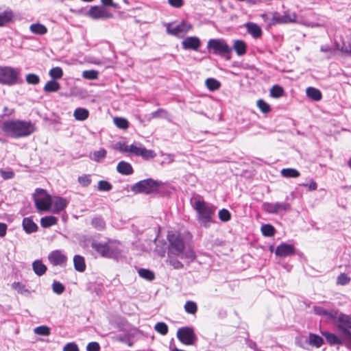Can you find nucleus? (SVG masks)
Instances as JSON below:
<instances>
[{
  "mask_svg": "<svg viewBox=\"0 0 351 351\" xmlns=\"http://www.w3.org/2000/svg\"><path fill=\"white\" fill-rule=\"evenodd\" d=\"M2 129L8 136L13 138L29 136L36 130L34 124L31 121L20 119L9 120L4 122Z\"/></svg>",
  "mask_w": 351,
  "mask_h": 351,
  "instance_id": "1",
  "label": "nucleus"
},
{
  "mask_svg": "<svg viewBox=\"0 0 351 351\" xmlns=\"http://www.w3.org/2000/svg\"><path fill=\"white\" fill-rule=\"evenodd\" d=\"M193 208L197 212V219L199 223L208 228L214 222L213 217L216 207L213 204L205 202L202 197L194 198L191 200Z\"/></svg>",
  "mask_w": 351,
  "mask_h": 351,
  "instance_id": "2",
  "label": "nucleus"
},
{
  "mask_svg": "<svg viewBox=\"0 0 351 351\" xmlns=\"http://www.w3.org/2000/svg\"><path fill=\"white\" fill-rule=\"evenodd\" d=\"M93 247L103 257L117 258L121 252L120 243L110 241L107 243H93Z\"/></svg>",
  "mask_w": 351,
  "mask_h": 351,
  "instance_id": "3",
  "label": "nucleus"
},
{
  "mask_svg": "<svg viewBox=\"0 0 351 351\" xmlns=\"http://www.w3.org/2000/svg\"><path fill=\"white\" fill-rule=\"evenodd\" d=\"M167 239L169 241V255L173 254L183 258L185 243L181 234L176 231H169Z\"/></svg>",
  "mask_w": 351,
  "mask_h": 351,
  "instance_id": "4",
  "label": "nucleus"
},
{
  "mask_svg": "<svg viewBox=\"0 0 351 351\" xmlns=\"http://www.w3.org/2000/svg\"><path fill=\"white\" fill-rule=\"evenodd\" d=\"M207 48L213 50V53L225 58L226 60L230 59L232 49L229 47L225 40L221 38L210 39L207 43Z\"/></svg>",
  "mask_w": 351,
  "mask_h": 351,
  "instance_id": "5",
  "label": "nucleus"
},
{
  "mask_svg": "<svg viewBox=\"0 0 351 351\" xmlns=\"http://www.w3.org/2000/svg\"><path fill=\"white\" fill-rule=\"evenodd\" d=\"M20 70L11 66L0 67V84L12 86L17 84Z\"/></svg>",
  "mask_w": 351,
  "mask_h": 351,
  "instance_id": "6",
  "label": "nucleus"
},
{
  "mask_svg": "<svg viewBox=\"0 0 351 351\" xmlns=\"http://www.w3.org/2000/svg\"><path fill=\"white\" fill-rule=\"evenodd\" d=\"M51 197L43 189H36L34 194V200L36 208L41 212L49 211L51 204Z\"/></svg>",
  "mask_w": 351,
  "mask_h": 351,
  "instance_id": "7",
  "label": "nucleus"
},
{
  "mask_svg": "<svg viewBox=\"0 0 351 351\" xmlns=\"http://www.w3.org/2000/svg\"><path fill=\"white\" fill-rule=\"evenodd\" d=\"M167 33L178 38H184V36L192 29L191 23L182 21L178 24L169 23L165 24Z\"/></svg>",
  "mask_w": 351,
  "mask_h": 351,
  "instance_id": "8",
  "label": "nucleus"
},
{
  "mask_svg": "<svg viewBox=\"0 0 351 351\" xmlns=\"http://www.w3.org/2000/svg\"><path fill=\"white\" fill-rule=\"evenodd\" d=\"M337 323V328L343 336L345 340L351 341V316L342 313H338L335 319Z\"/></svg>",
  "mask_w": 351,
  "mask_h": 351,
  "instance_id": "9",
  "label": "nucleus"
},
{
  "mask_svg": "<svg viewBox=\"0 0 351 351\" xmlns=\"http://www.w3.org/2000/svg\"><path fill=\"white\" fill-rule=\"evenodd\" d=\"M176 336L178 340L186 346L195 345L197 341V337L195 333L194 329L190 326L178 328Z\"/></svg>",
  "mask_w": 351,
  "mask_h": 351,
  "instance_id": "10",
  "label": "nucleus"
},
{
  "mask_svg": "<svg viewBox=\"0 0 351 351\" xmlns=\"http://www.w3.org/2000/svg\"><path fill=\"white\" fill-rule=\"evenodd\" d=\"M158 182L152 179H146L141 180L134 184L132 191L136 193L149 194L158 190Z\"/></svg>",
  "mask_w": 351,
  "mask_h": 351,
  "instance_id": "11",
  "label": "nucleus"
},
{
  "mask_svg": "<svg viewBox=\"0 0 351 351\" xmlns=\"http://www.w3.org/2000/svg\"><path fill=\"white\" fill-rule=\"evenodd\" d=\"M264 210L269 214L281 215L283 212L291 209V205L285 202H265L263 204Z\"/></svg>",
  "mask_w": 351,
  "mask_h": 351,
  "instance_id": "12",
  "label": "nucleus"
},
{
  "mask_svg": "<svg viewBox=\"0 0 351 351\" xmlns=\"http://www.w3.org/2000/svg\"><path fill=\"white\" fill-rule=\"evenodd\" d=\"M130 153L136 156H141L143 159L154 158L156 154L151 149H147L141 143L134 142L130 145Z\"/></svg>",
  "mask_w": 351,
  "mask_h": 351,
  "instance_id": "13",
  "label": "nucleus"
},
{
  "mask_svg": "<svg viewBox=\"0 0 351 351\" xmlns=\"http://www.w3.org/2000/svg\"><path fill=\"white\" fill-rule=\"evenodd\" d=\"M48 260L53 266L64 267L67 261V258L62 251L56 250L49 253Z\"/></svg>",
  "mask_w": 351,
  "mask_h": 351,
  "instance_id": "14",
  "label": "nucleus"
},
{
  "mask_svg": "<svg viewBox=\"0 0 351 351\" xmlns=\"http://www.w3.org/2000/svg\"><path fill=\"white\" fill-rule=\"evenodd\" d=\"M87 16L90 17L93 19H108L111 17V14L108 12L105 8L95 5L92 6L87 13Z\"/></svg>",
  "mask_w": 351,
  "mask_h": 351,
  "instance_id": "15",
  "label": "nucleus"
},
{
  "mask_svg": "<svg viewBox=\"0 0 351 351\" xmlns=\"http://www.w3.org/2000/svg\"><path fill=\"white\" fill-rule=\"evenodd\" d=\"M67 204L68 202L66 199L59 196H53L51 197V204L49 210L53 213L58 214L66 207Z\"/></svg>",
  "mask_w": 351,
  "mask_h": 351,
  "instance_id": "16",
  "label": "nucleus"
},
{
  "mask_svg": "<svg viewBox=\"0 0 351 351\" xmlns=\"http://www.w3.org/2000/svg\"><path fill=\"white\" fill-rule=\"evenodd\" d=\"M296 18L297 16L295 12L286 11L283 14L275 13L273 16V21L276 23H289L295 22Z\"/></svg>",
  "mask_w": 351,
  "mask_h": 351,
  "instance_id": "17",
  "label": "nucleus"
},
{
  "mask_svg": "<svg viewBox=\"0 0 351 351\" xmlns=\"http://www.w3.org/2000/svg\"><path fill=\"white\" fill-rule=\"evenodd\" d=\"M201 42L199 38L196 36H189L182 41V46L184 49H191L193 51L198 50Z\"/></svg>",
  "mask_w": 351,
  "mask_h": 351,
  "instance_id": "18",
  "label": "nucleus"
},
{
  "mask_svg": "<svg viewBox=\"0 0 351 351\" xmlns=\"http://www.w3.org/2000/svg\"><path fill=\"white\" fill-rule=\"evenodd\" d=\"M313 312L317 315L326 317L327 320H335L338 311L336 310L328 311L322 306H314Z\"/></svg>",
  "mask_w": 351,
  "mask_h": 351,
  "instance_id": "19",
  "label": "nucleus"
},
{
  "mask_svg": "<svg viewBox=\"0 0 351 351\" xmlns=\"http://www.w3.org/2000/svg\"><path fill=\"white\" fill-rule=\"evenodd\" d=\"M294 253L295 250L293 245L285 243L278 245L275 251L276 255L280 257H286Z\"/></svg>",
  "mask_w": 351,
  "mask_h": 351,
  "instance_id": "20",
  "label": "nucleus"
},
{
  "mask_svg": "<svg viewBox=\"0 0 351 351\" xmlns=\"http://www.w3.org/2000/svg\"><path fill=\"white\" fill-rule=\"evenodd\" d=\"M320 333L326 338L327 343L330 346L342 345L343 343V341L345 340L343 335L341 338L336 334L326 330H320Z\"/></svg>",
  "mask_w": 351,
  "mask_h": 351,
  "instance_id": "21",
  "label": "nucleus"
},
{
  "mask_svg": "<svg viewBox=\"0 0 351 351\" xmlns=\"http://www.w3.org/2000/svg\"><path fill=\"white\" fill-rule=\"evenodd\" d=\"M117 170L119 173L125 176H129L133 173V168L132 165L129 162L125 161H121L118 163Z\"/></svg>",
  "mask_w": 351,
  "mask_h": 351,
  "instance_id": "22",
  "label": "nucleus"
},
{
  "mask_svg": "<svg viewBox=\"0 0 351 351\" xmlns=\"http://www.w3.org/2000/svg\"><path fill=\"white\" fill-rule=\"evenodd\" d=\"M247 32L251 34L254 38H257L261 36V28L256 23H247L245 25Z\"/></svg>",
  "mask_w": 351,
  "mask_h": 351,
  "instance_id": "23",
  "label": "nucleus"
},
{
  "mask_svg": "<svg viewBox=\"0 0 351 351\" xmlns=\"http://www.w3.org/2000/svg\"><path fill=\"white\" fill-rule=\"evenodd\" d=\"M308 343L312 346L319 348L324 344V341L322 337L314 333H309Z\"/></svg>",
  "mask_w": 351,
  "mask_h": 351,
  "instance_id": "24",
  "label": "nucleus"
},
{
  "mask_svg": "<svg viewBox=\"0 0 351 351\" xmlns=\"http://www.w3.org/2000/svg\"><path fill=\"white\" fill-rule=\"evenodd\" d=\"M23 227L27 233H32L37 230V225L29 217H25L23 220Z\"/></svg>",
  "mask_w": 351,
  "mask_h": 351,
  "instance_id": "25",
  "label": "nucleus"
},
{
  "mask_svg": "<svg viewBox=\"0 0 351 351\" xmlns=\"http://www.w3.org/2000/svg\"><path fill=\"white\" fill-rule=\"evenodd\" d=\"M306 93L308 97L314 100V101H319L322 99V93L321 91L315 88L314 87H308L306 89Z\"/></svg>",
  "mask_w": 351,
  "mask_h": 351,
  "instance_id": "26",
  "label": "nucleus"
},
{
  "mask_svg": "<svg viewBox=\"0 0 351 351\" xmlns=\"http://www.w3.org/2000/svg\"><path fill=\"white\" fill-rule=\"evenodd\" d=\"M34 271L38 276L43 275L47 271V267L40 260H36L32 263Z\"/></svg>",
  "mask_w": 351,
  "mask_h": 351,
  "instance_id": "27",
  "label": "nucleus"
},
{
  "mask_svg": "<svg viewBox=\"0 0 351 351\" xmlns=\"http://www.w3.org/2000/svg\"><path fill=\"white\" fill-rule=\"evenodd\" d=\"M73 263L74 267L77 271L83 272L86 269L84 257L80 255H75L73 258Z\"/></svg>",
  "mask_w": 351,
  "mask_h": 351,
  "instance_id": "28",
  "label": "nucleus"
},
{
  "mask_svg": "<svg viewBox=\"0 0 351 351\" xmlns=\"http://www.w3.org/2000/svg\"><path fill=\"white\" fill-rule=\"evenodd\" d=\"M88 110L83 108H76L73 112V117L77 121H84L88 117Z\"/></svg>",
  "mask_w": 351,
  "mask_h": 351,
  "instance_id": "29",
  "label": "nucleus"
},
{
  "mask_svg": "<svg viewBox=\"0 0 351 351\" xmlns=\"http://www.w3.org/2000/svg\"><path fill=\"white\" fill-rule=\"evenodd\" d=\"M246 45L241 40H236L234 42L233 49L235 50L237 54L239 56H243L246 52Z\"/></svg>",
  "mask_w": 351,
  "mask_h": 351,
  "instance_id": "30",
  "label": "nucleus"
},
{
  "mask_svg": "<svg viewBox=\"0 0 351 351\" xmlns=\"http://www.w3.org/2000/svg\"><path fill=\"white\" fill-rule=\"evenodd\" d=\"M58 222V218L54 216H46L40 219V225L43 228H49L56 225Z\"/></svg>",
  "mask_w": 351,
  "mask_h": 351,
  "instance_id": "31",
  "label": "nucleus"
},
{
  "mask_svg": "<svg viewBox=\"0 0 351 351\" xmlns=\"http://www.w3.org/2000/svg\"><path fill=\"white\" fill-rule=\"evenodd\" d=\"M13 17V13L10 10H7L0 13V26H3L9 23Z\"/></svg>",
  "mask_w": 351,
  "mask_h": 351,
  "instance_id": "32",
  "label": "nucleus"
},
{
  "mask_svg": "<svg viewBox=\"0 0 351 351\" xmlns=\"http://www.w3.org/2000/svg\"><path fill=\"white\" fill-rule=\"evenodd\" d=\"M205 85L210 91H215L220 88L221 83L215 78H208L205 81Z\"/></svg>",
  "mask_w": 351,
  "mask_h": 351,
  "instance_id": "33",
  "label": "nucleus"
},
{
  "mask_svg": "<svg viewBox=\"0 0 351 351\" xmlns=\"http://www.w3.org/2000/svg\"><path fill=\"white\" fill-rule=\"evenodd\" d=\"M138 274L141 278L149 281H152L155 278L154 273L147 269L141 268L138 270Z\"/></svg>",
  "mask_w": 351,
  "mask_h": 351,
  "instance_id": "34",
  "label": "nucleus"
},
{
  "mask_svg": "<svg viewBox=\"0 0 351 351\" xmlns=\"http://www.w3.org/2000/svg\"><path fill=\"white\" fill-rule=\"evenodd\" d=\"M280 173L285 178H298L300 175L297 169L293 168L282 169Z\"/></svg>",
  "mask_w": 351,
  "mask_h": 351,
  "instance_id": "35",
  "label": "nucleus"
},
{
  "mask_svg": "<svg viewBox=\"0 0 351 351\" xmlns=\"http://www.w3.org/2000/svg\"><path fill=\"white\" fill-rule=\"evenodd\" d=\"M60 88V86L58 82H56L54 80L49 81L45 86H44V90L46 92H56Z\"/></svg>",
  "mask_w": 351,
  "mask_h": 351,
  "instance_id": "36",
  "label": "nucleus"
},
{
  "mask_svg": "<svg viewBox=\"0 0 351 351\" xmlns=\"http://www.w3.org/2000/svg\"><path fill=\"white\" fill-rule=\"evenodd\" d=\"M184 308V311L187 313L191 315L195 314L197 311V304L195 302L191 300H189L185 303Z\"/></svg>",
  "mask_w": 351,
  "mask_h": 351,
  "instance_id": "37",
  "label": "nucleus"
},
{
  "mask_svg": "<svg viewBox=\"0 0 351 351\" xmlns=\"http://www.w3.org/2000/svg\"><path fill=\"white\" fill-rule=\"evenodd\" d=\"M30 30L32 32L40 35L45 34L47 31L45 26L40 23L31 25Z\"/></svg>",
  "mask_w": 351,
  "mask_h": 351,
  "instance_id": "38",
  "label": "nucleus"
},
{
  "mask_svg": "<svg viewBox=\"0 0 351 351\" xmlns=\"http://www.w3.org/2000/svg\"><path fill=\"white\" fill-rule=\"evenodd\" d=\"M106 151L104 148L94 152L92 154L91 159L96 162H99L106 157Z\"/></svg>",
  "mask_w": 351,
  "mask_h": 351,
  "instance_id": "39",
  "label": "nucleus"
},
{
  "mask_svg": "<svg viewBox=\"0 0 351 351\" xmlns=\"http://www.w3.org/2000/svg\"><path fill=\"white\" fill-rule=\"evenodd\" d=\"M261 232L265 237H272L275 234V228L270 224H265L261 227Z\"/></svg>",
  "mask_w": 351,
  "mask_h": 351,
  "instance_id": "40",
  "label": "nucleus"
},
{
  "mask_svg": "<svg viewBox=\"0 0 351 351\" xmlns=\"http://www.w3.org/2000/svg\"><path fill=\"white\" fill-rule=\"evenodd\" d=\"M49 74L52 79L58 80V79H60L62 77L63 71L60 67L56 66V67L52 68L49 71Z\"/></svg>",
  "mask_w": 351,
  "mask_h": 351,
  "instance_id": "41",
  "label": "nucleus"
},
{
  "mask_svg": "<svg viewBox=\"0 0 351 351\" xmlns=\"http://www.w3.org/2000/svg\"><path fill=\"white\" fill-rule=\"evenodd\" d=\"M154 330L162 335H165L168 332V326L165 322H158L154 326Z\"/></svg>",
  "mask_w": 351,
  "mask_h": 351,
  "instance_id": "42",
  "label": "nucleus"
},
{
  "mask_svg": "<svg viewBox=\"0 0 351 351\" xmlns=\"http://www.w3.org/2000/svg\"><path fill=\"white\" fill-rule=\"evenodd\" d=\"M113 121L115 125L120 129L125 130L128 128V121L124 118L115 117Z\"/></svg>",
  "mask_w": 351,
  "mask_h": 351,
  "instance_id": "43",
  "label": "nucleus"
},
{
  "mask_svg": "<svg viewBox=\"0 0 351 351\" xmlns=\"http://www.w3.org/2000/svg\"><path fill=\"white\" fill-rule=\"evenodd\" d=\"M341 50L347 53H351V36H348L343 40Z\"/></svg>",
  "mask_w": 351,
  "mask_h": 351,
  "instance_id": "44",
  "label": "nucleus"
},
{
  "mask_svg": "<svg viewBox=\"0 0 351 351\" xmlns=\"http://www.w3.org/2000/svg\"><path fill=\"white\" fill-rule=\"evenodd\" d=\"M34 332L38 335L48 336L50 334V328L47 326H40L34 328Z\"/></svg>",
  "mask_w": 351,
  "mask_h": 351,
  "instance_id": "45",
  "label": "nucleus"
},
{
  "mask_svg": "<svg viewBox=\"0 0 351 351\" xmlns=\"http://www.w3.org/2000/svg\"><path fill=\"white\" fill-rule=\"evenodd\" d=\"M282 95L283 89L280 86L278 85H274L271 87L270 90V95L272 97L278 98L281 97Z\"/></svg>",
  "mask_w": 351,
  "mask_h": 351,
  "instance_id": "46",
  "label": "nucleus"
},
{
  "mask_svg": "<svg viewBox=\"0 0 351 351\" xmlns=\"http://www.w3.org/2000/svg\"><path fill=\"white\" fill-rule=\"evenodd\" d=\"M12 288L21 294L25 295L29 293V291L21 282H14L12 284Z\"/></svg>",
  "mask_w": 351,
  "mask_h": 351,
  "instance_id": "47",
  "label": "nucleus"
},
{
  "mask_svg": "<svg viewBox=\"0 0 351 351\" xmlns=\"http://www.w3.org/2000/svg\"><path fill=\"white\" fill-rule=\"evenodd\" d=\"M82 77L87 80H96L98 77V72L95 70L84 71L82 73Z\"/></svg>",
  "mask_w": 351,
  "mask_h": 351,
  "instance_id": "48",
  "label": "nucleus"
},
{
  "mask_svg": "<svg viewBox=\"0 0 351 351\" xmlns=\"http://www.w3.org/2000/svg\"><path fill=\"white\" fill-rule=\"evenodd\" d=\"M257 106L260 110L263 113H268L271 111V108L268 104H267L263 99H258L257 101Z\"/></svg>",
  "mask_w": 351,
  "mask_h": 351,
  "instance_id": "49",
  "label": "nucleus"
},
{
  "mask_svg": "<svg viewBox=\"0 0 351 351\" xmlns=\"http://www.w3.org/2000/svg\"><path fill=\"white\" fill-rule=\"evenodd\" d=\"M112 184L106 181V180H100L98 182V190L101 191H109L112 189Z\"/></svg>",
  "mask_w": 351,
  "mask_h": 351,
  "instance_id": "50",
  "label": "nucleus"
},
{
  "mask_svg": "<svg viewBox=\"0 0 351 351\" xmlns=\"http://www.w3.org/2000/svg\"><path fill=\"white\" fill-rule=\"evenodd\" d=\"M64 289L65 288L62 283L56 280L53 281L52 284V290L54 293L60 295L64 292Z\"/></svg>",
  "mask_w": 351,
  "mask_h": 351,
  "instance_id": "51",
  "label": "nucleus"
},
{
  "mask_svg": "<svg viewBox=\"0 0 351 351\" xmlns=\"http://www.w3.org/2000/svg\"><path fill=\"white\" fill-rule=\"evenodd\" d=\"M219 218L221 221L226 222L230 219L231 215L228 210L223 208L219 211Z\"/></svg>",
  "mask_w": 351,
  "mask_h": 351,
  "instance_id": "52",
  "label": "nucleus"
},
{
  "mask_svg": "<svg viewBox=\"0 0 351 351\" xmlns=\"http://www.w3.org/2000/svg\"><path fill=\"white\" fill-rule=\"evenodd\" d=\"M350 281V278L346 274H341L337 279V284L340 285H348Z\"/></svg>",
  "mask_w": 351,
  "mask_h": 351,
  "instance_id": "53",
  "label": "nucleus"
},
{
  "mask_svg": "<svg viewBox=\"0 0 351 351\" xmlns=\"http://www.w3.org/2000/svg\"><path fill=\"white\" fill-rule=\"evenodd\" d=\"M26 82L29 84H38L40 82V78L37 75L29 73L26 75Z\"/></svg>",
  "mask_w": 351,
  "mask_h": 351,
  "instance_id": "54",
  "label": "nucleus"
},
{
  "mask_svg": "<svg viewBox=\"0 0 351 351\" xmlns=\"http://www.w3.org/2000/svg\"><path fill=\"white\" fill-rule=\"evenodd\" d=\"M78 182L82 186H88L90 182V175H82L78 178Z\"/></svg>",
  "mask_w": 351,
  "mask_h": 351,
  "instance_id": "55",
  "label": "nucleus"
},
{
  "mask_svg": "<svg viewBox=\"0 0 351 351\" xmlns=\"http://www.w3.org/2000/svg\"><path fill=\"white\" fill-rule=\"evenodd\" d=\"M93 225L97 229L101 230L105 227V223L101 218H95L92 221Z\"/></svg>",
  "mask_w": 351,
  "mask_h": 351,
  "instance_id": "56",
  "label": "nucleus"
},
{
  "mask_svg": "<svg viewBox=\"0 0 351 351\" xmlns=\"http://www.w3.org/2000/svg\"><path fill=\"white\" fill-rule=\"evenodd\" d=\"M63 351H79V348L76 343L71 342L66 343L64 346Z\"/></svg>",
  "mask_w": 351,
  "mask_h": 351,
  "instance_id": "57",
  "label": "nucleus"
},
{
  "mask_svg": "<svg viewBox=\"0 0 351 351\" xmlns=\"http://www.w3.org/2000/svg\"><path fill=\"white\" fill-rule=\"evenodd\" d=\"M100 350V346L97 342L93 341L88 343L86 346L87 351H99Z\"/></svg>",
  "mask_w": 351,
  "mask_h": 351,
  "instance_id": "58",
  "label": "nucleus"
},
{
  "mask_svg": "<svg viewBox=\"0 0 351 351\" xmlns=\"http://www.w3.org/2000/svg\"><path fill=\"white\" fill-rule=\"evenodd\" d=\"M0 174L1 176H2V178L5 180H8V179H11L14 177V174L13 173V171H4V170H1L0 171Z\"/></svg>",
  "mask_w": 351,
  "mask_h": 351,
  "instance_id": "59",
  "label": "nucleus"
},
{
  "mask_svg": "<svg viewBox=\"0 0 351 351\" xmlns=\"http://www.w3.org/2000/svg\"><path fill=\"white\" fill-rule=\"evenodd\" d=\"M168 3L171 6L177 8H181L184 4L183 0H168Z\"/></svg>",
  "mask_w": 351,
  "mask_h": 351,
  "instance_id": "60",
  "label": "nucleus"
},
{
  "mask_svg": "<svg viewBox=\"0 0 351 351\" xmlns=\"http://www.w3.org/2000/svg\"><path fill=\"white\" fill-rule=\"evenodd\" d=\"M169 264L174 268V269H181L183 267L182 263L176 260V259H171L169 261Z\"/></svg>",
  "mask_w": 351,
  "mask_h": 351,
  "instance_id": "61",
  "label": "nucleus"
},
{
  "mask_svg": "<svg viewBox=\"0 0 351 351\" xmlns=\"http://www.w3.org/2000/svg\"><path fill=\"white\" fill-rule=\"evenodd\" d=\"M118 148L119 151L122 152H130V145H128L125 143H119Z\"/></svg>",
  "mask_w": 351,
  "mask_h": 351,
  "instance_id": "62",
  "label": "nucleus"
},
{
  "mask_svg": "<svg viewBox=\"0 0 351 351\" xmlns=\"http://www.w3.org/2000/svg\"><path fill=\"white\" fill-rule=\"evenodd\" d=\"M304 186H308L309 191H315L317 188V184L315 181H311L309 184H302Z\"/></svg>",
  "mask_w": 351,
  "mask_h": 351,
  "instance_id": "63",
  "label": "nucleus"
},
{
  "mask_svg": "<svg viewBox=\"0 0 351 351\" xmlns=\"http://www.w3.org/2000/svg\"><path fill=\"white\" fill-rule=\"evenodd\" d=\"M101 2L105 6H112L114 8H118V5L114 3L112 0H101Z\"/></svg>",
  "mask_w": 351,
  "mask_h": 351,
  "instance_id": "64",
  "label": "nucleus"
}]
</instances>
